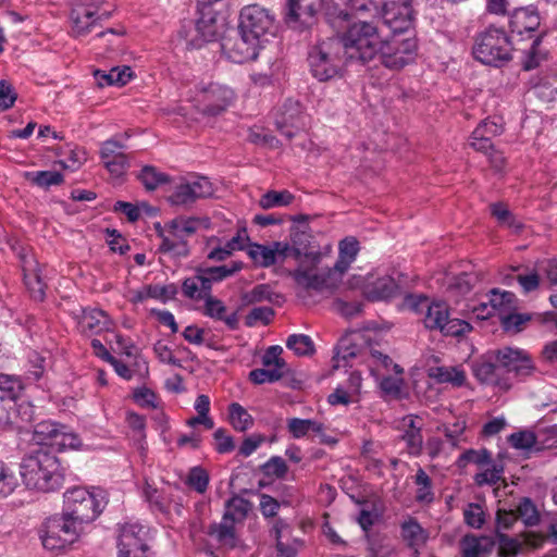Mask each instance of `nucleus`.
<instances>
[{
	"instance_id": "obj_28",
	"label": "nucleus",
	"mask_w": 557,
	"mask_h": 557,
	"mask_svg": "<svg viewBox=\"0 0 557 557\" xmlns=\"http://www.w3.org/2000/svg\"><path fill=\"white\" fill-rule=\"evenodd\" d=\"M516 296L511 292H500L494 288L490 292L488 302H482L479 308L474 311L478 312V317L488 318L492 317L495 311L499 312V315L505 314L507 311L515 308Z\"/></svg>"
},
{
	"instance_id": "obj_53",
	"label": "nucleus",
	"mask_w": 557,
	"mask_h": 557,
	"mask_svg": "<svg viewBox=\"0 0 557 557\" xmlns=\"http://www.w3.org/2000/svg\"><path fill=\"white\" fill-rule=\"evenodd\" d=\"M197 223L195 218H176L169 223V230L174 237L185 239L196 233Z\"/></svg>"
},
{
	"instance_id": "obj_19",
	"label": "nucleus",
	"mask_w": 557,
	"mask_h": 557,
	"mask_svg": "<svg viewBox=\"0 0 557 557\" xmlns=\"http://www.w3.org/2000/svg\"><path fill=\"white\" fill-rule=\"evenodd\" d=\"M471 370L474 377L483 384L494 385L504 391L512 385L510 380L503 375V368L496 361L495 355H484L474 360L471 363Z\"/></svg>"
},
{
	"instance_id": "obj_60",
	"label": "nucleus",
	"mask_w": 557,
	"mask_h": 557,
	"mask_svg": "<svg viewBox=\"0 0 557 557\" xmlns=\"http://www.w3.org/2000/svg\"><path fill=\"white\" fill-rule=\"evenodd\" d=\"M376 16L380 14V4L375 0H351L349 3V16Z\"/></svg>"
},
{
	"instance_id": "obj_10",
	"label": "nucleus",
	"mask_w": 557,
	"mask_h": 557,
	"mask_svg": "<svg viewBox=\"0 0 557 557\" xmlns=\"http://www.w3.org/2000/svg\"><path fill=\"white\" fill-rule=\"evenodd\" d=\"M417 50L418 45L413 37L392 35L383 38L377 58L385 67L400 70L416 60Z\"/></svg>"
},
{
	"instance_id": "obj_12",
	"label": "nucleus",
	"mask_w": 557,
	"mask_h": 557,
	"mask_svg": "<svg viewBox=\"0 0 557 557\" xmlns=\"http://www.w3.org/2000/svg\"><path fill=\"white\" fill-rule=\"evenodd\" d=\"M234 100V91L222 84L209 83L196 86L193 101L196 108L206 115H219L224 112Z\"/></svg>"
},
{
	"instance_id": "obj_33",
	"label": "nucleus",
	"mask_w": 557,
	"mask_h": 557,
	"mask_svg": "<svg viewBox=\"0 0 557 557\" xmlns=\"http://www.w3.org/2000/svg\"><path fill=\"white\" fill-rule=\"evenodd\" d=\"M463 557H488L495 547L490 536H465L460 543Z\"/></svg>"
},
{
	"instance_id": "obj_11",
	"label": "nucleus",
	"mask_w": 557,
	"mask_h": 557,
	"mask_svg": "<svg viewBox=\"0 0 557 557\" xmlns=\"http://www.w3.org/2000/svg\"><path fill=\"white\" fill-rule=\"evenodd\" d=\"M238 29L263 44L275 35L274 15L258 4L247 5L240 11Z\"/></svg>"
},
{
	"instance_id": "obj_54",
	"label": "nucleus",
	"mask_w": 557,
	"mask_h": 557,
	"mask_svg": "<svg viewBox=\"0 0 557 557\" xmlns=\"http://www.w3.org/2000/svg\"><path fill=\"white\" fill-rule=\"evenodd\" d=\"M161 237V244L159 246V251L163 253H170L174 257H186L188 256V246L187 242L185 239L176 238L173 236V238H170L169 236L163 235L160 233Z\"/></svg>"
},
{
	"instance_id": "obj_41",
	"label": "nucleus",
	"mask_w": 557,
	"mask_h": 557,
	"mask_svg": "<svg viewBox=\"0 0 557 557\" xmlns=\"http://www.w3.org/2000/svg\"><path fill=\"white\" fill-rule=\"evenodd\" d=\"M370 370L372 375L379 377L384 374V371L388 372L391 369L398 375L403 374V369L399 364L394 363L388 355H385L376 349H370Z\"/></svg>"
},
{
	"instance_id": "obj_16",
	"label": "nucleus",
	"mask_w": 557,
	"mask_h": 557,
	"mask_svg": "<svg viewBox=\"0 0 557 557\" xmlns=\"http://www.w3.org/2000/svg\"><path fill=\"white\" fill-rule=\"evenodd\" d=\"M322 9V0H287L285 23L296 30H304L315 23V16Z\"/></svg>"
},
{
	"instance_id": "obj_23",
	"label": "nucleus",
	"mask_w": 557,
	"mask_h": 557,
	"mask_svg": "<svg viewBox=\"0 0 557 557\" xmlns=\"http://www.w3.org/2000/svg\"><path fill=\"white\" fill-rule=\"evenodd\" d=\"M289 250V245L282 242H274L271 246L249 243L247 255L256 265L269 268L275 264L278 258H286Z\"/></svg>"
},
{
	"instance_id": "obj_56",
	"label": "nucleus",
	"mask_w": 557,
	"mask_h": 557,
	"mask_svg": "<svg viewBox=\"0 0 557 557\" xmlns=\"http://www.w3.org/2000/svg\"><path fill=\"white\" fill-rule=\"evenodd\" d=\"M294 200V196L288 190H270L265 193L259 203L263 209L288 206Z\"/></svg>"
},
{
	"instance_id": "obj_44",
	"label": "nucleus",
	"mask_w": 557,
	"mask_h": 557,
	"mask_svg": "<svg viewBox=\"0 0 557 557\" xmlns=\"http://www.w3.org/2000/svg\"><path fill=\"white\" fill-rule=\"evenodd\" d=\"M250 509L251 503L249 500L240 496H234L226 502L223 517L236 523L242 522L246 519Z\"/></svg>"
},
{
	"instance_id": "obj_46",
	"label": "nucleus",
	"mask_w": 557,
	"mask_h": 557,
	"mask_svg": "<svg viewBox=\"0 0 557 557\" xmlns=\"http://www.w3.org/2000/svg\"><path fill=\"white\" fill-rule=\"evenodd\" d=\"M287 430L294 438H302L309 432L323 430V423L312 419L292 418L287 420Z\"/></svg>"
},
{
	"instance_id": "obj_29",
	"label": "nucleus",
	"mask_w": 557,
	"mask_h": 557,
	"mask_svg": "<svg viewBox=\"0 0 557 557\" xmlns=\"http://www.w3.org/2000/svg\"><path fill=\"white\" fill-rule=\"evenodd\" d=\"M290 276L304 290L322 292L329 286V273H320L312 269L298 268L290 272Z\"/></svg>"
},
{
	"instance_id": "obj_18",
	"label": "nucleus",
	"mask_w": 557,
	"mask_h": 557,
	"mask_svg": "<svg viewBox=\"0 0 557 557\" xmlns=\"http://www.w3.org/2000/svg\"><path fill=\"white\" fill-rule=\"evenodd\" d=\"M212 194L211 182L205 176H198L176 185L168 200L173 206H189L198 199L210 197Z\"/></svg>"
},
{
	"instance_id": "obj_15",
	"label": "nucleus",
	"mask_w": 557,
	"mask_h": 557,
	"mask_svg": "<svg viewBox=\"0 0 557 557\" xmlns=\"http://www.w3.org/2000/svg\"><path fill=\"white\" fill-rule=\"evenodd\" d=\"M495 359L503 368V375L513 373L518 379L533 374L535 367L531 356L523 349L504 347L495 352Z\"/></svg>"
},
{
	"instance_id": "obj_51",
	"label": "nucleus",
	"mask_w": 557,
	"mask_h": 557,
	"mask_svg": "<svg viewBox=\"0 0 557 557\" xmlns=\"http://www.w3.org/2000/svg\"><path fill=\"white\" fill-rule=\"evenodd\" d=\"M491 213L502 226L512 228L515 232H519L522 228V223L519 222L507 206L502 202L492 203Z\"/></svg>"
},
{
	"instance_id": "obj_20",
	"label": "nucleus",
	"mask_w": 557,
	"mask_h": 557,
	"mask_svg": "<svg viewBox=\"0 0 557 557\" xmlns=\"http://www.w3.org/2000/svg\"><path fill=\"white\" fill-rule=\"evenodd\" d=\"M111 11L91 10L86 5L76 4L70 13L71 34L74 37H84L98 27L99 22L108 20Z\"/></svg>"
},
{
	"instance_id": "obj_43",
	"label": "nucleus",
	"mask_w": 557,
	"mask_h": 557,
	"mask_svg": "<svg viewBox=\"0 0 557 557\" xmlns=\"http://www.w3.org/2000/svg\"><path fill=\"white\" fill-rule=\"evenodd\" d=\"M359 356V349L356 345L350 343L349 338H342L336 347V352L333 358L334 369L352 367L350 360Z\"/></svg>"
},
{
	"instance_id": "obj_26",
	"label": "nucleus",
	"mask_w": 557,
	"mask_h": 557,
	"mask_svg": "<svg viewBox=\"0 0 557 557\" xmlns=\"http://www.w3.org/2000/svg\"><path fill=\"white\" fill-rule=\"evenodd\" d=\"M503 125L494 120L482 121L472 132L469 144L476 150L487 153L493 149L492 138L503 133Z\"/></svg>"
},
{
	"instance_id": "obj_39",
	"label": "nucleus",
	"mask_w": 557,
	"mask_h": 557,
	"mask_svg": "<svg viewBox=\"0 0 557 557\" xmlns=\"http://www.w3.org/2000/svg\"><path fill=\"white\" fill-rule=\"evenodd\" d=\"M146 190H156L157 188L171 182L170 175L160 171L153 165H144L136 175Z\"/></svg>"
},
{
	"instance_id": "obj_36",
	"label": "nucleus",
	"mask_w": 557,
	"mask_h": 557,
	"mask_svg": "<svg viewBox=\"0 0 557 557\" xmlns=\"http://www.w3.org/2000/svg\"><path fill=\"white\" fill-rule=\"evenodd\" d=\"M351 0H322L326 22L334 28L342 27L349 17Z\"/></svg>"
},
{
	"instance_id": "obj_1",
	"label": "nucleus",
	"mask_w": 557,
	"mask_h": 557,
	"mask_svg": "<svg viewBox=\"0 0 557 557\" xmlns=\"http://www.w3.org/2000/svg\"><path fill=\"white\" fill-rule=\"evenodd\" d=\"M66 469L49 449L37 448L26 455L20 463V474L27 490L53 493L62 488Z\"/></svg>"
},
{
	"instance_id": "obj_57",
	"label": "nucleus",
	"mask_w": 557,
	"mask_h": 557,
	"mask_svg": "<svg viewBox=\"0 0 557 557\" xmlns=\"http://www.w3.org/2000/svg\"><path fill=\"white\" fill-rule=\"evenodd\" d=\"M82 445L79 436L62 425L52 449L63 451L65 449H77Z\"/></svg>"
},
{
	"instance_id": "obj_27",
	"label": "nucleus",
	"mask_w": 557,
	"mask_h": 557,
	"mask_svg": "<svg viewBox=\"0 0 557 557\" xmlns=\"http://www.w3.org/2000/svg\"><path fill=\"white\" fill-rule=\"evenodd\" d=\"M218 0H198L197 10L199 18L196 22V30L205 41L214 40L219 33L216 27V15L212 5Z\"/></svg>"
},
{
	"instance_id": "obj_48",
	"label": "nucleus",
	"mask_w": 557,
	"mask_h": 557,
	"mask_svg": "<svg viewBox=\"0 0 557 557\" xmlns=\"http://www.w3.org/2000/svg\"><path fill=\"white\" fill-rule=\"evenodd\" d=\"M230 422L232 426L239 432H244L252 426L253 419L248 411L238 403H232L228 406Z\"/></svg>"
},
{
	"instance_id": "obj_34",
	"label": "nucleus",
	"mask_w": 557,
	"mask_h": 557,
	"mask_svg": "<svg viewBox=\"0 0 557 557\" xmlns=\"http://www.w3.org/2000/svg\"><path fill=\"white\" fill-rule=\"evenodd\" d=\"M235 523L236 522L222 517L220 523H213L210 525L208 534L214 537L222 547L234 549L238 543Z\"/></svg>"
},
{
	"instance_id": "obj_5",
	"label": "nucleus",
	"mask_w": 557,
	"mask_h": 557,
	"mask_svg": "<svg viewBox=\"0 0 557 557\" xmlns=\"http://www.w3.org/2000/svg\"><path fill=\"white\" fill-rule=\"evenodd\" d=\"M63 498L65 515L81 521L84 525L96 520L107 505L104 492L99 487L89 490L75 486L66 490Z\"/></svg>"
},
{
	"instance_id": "obj_9",
	"label": "nucleus",
	"mask_w": 557,
	"mask_h": 557,
	"mask_svg": "<svg viewBox=\"0 0 557 557\" xmlns=\"http://www.w3.org/2000/svg\"><path fill=\"white\" fill-rule=\"evenodd\" d=\"M84 528L81 521L67 517L63 510L61 516L50 517L45 522L40 536L42 545L48 550H62L77 541Z\"/></svg>"
},
{
	"instance_id": "obj_49",
	"label": "nucleus",
	"mask_w": 557,
	"mask_h": 557,
	"mask_svg": "<svg viewBox=\"0 0 557 557\" xmlns=\"http://www.w3.org/2000/svg\"><path fill=\"white\" fill-rule=\"evenodd\" d=\"M517 511L525 527L533 528L540 524L541 513L531 498H521Z\"/></svg>"
},
{
	"instance_id": "obj_40",
	"label": "nucleus",
	"mask_w": 557,
	"mask_h": 557,
	"mask_svg": "<svg viewBox=\"0 0 557 557\" xmlns=\"http://www.w3.org/2000/svg\"><path fill=\"white\" fill-rule=\"evenodd\" d=\"M430 375L437 383H447L451 384L455 387L463 386L467 380L466 372L460 366L436 367L432 369Z\"/></svg>"
},
{
	"instance_id": "obj_13",
	"label": "nucleus",
	"mask_w": 557,
	"mask_h": 557,
	"mask_svg": "<svg viewBox=\"0 0 557 557\" xmlns=\"http://www.w3.org/2000/svg\"><path fill=\"white\" fill-rule=\"evenodd\" d=\"M150 528L138 521L119 527L117 557H148Z\"/></svg>"
},
{
	"instance_id": "obj_2",
	"label": "nucleus",
	"mask_w": 557,
	"mask_h": 557,
	"mask_svg": "<svg viewBox=\"0 0 557 557\" xmlns=\"http://www.w3.org/2000/svg\"><path fill=\"white\" fill-rule=\"evenodd\" d=\"M341 44V51L346 65H366L377 58L383 37L373 22L359 21L334 37Z\"/></svg>"
},
{
	"instance_id": "obj_61",
	"label": "nucleus",
	"mask_w": 557,
	"mask_h": 557,
	"mask_svg": "<svg viewBox=\"0 0 557 557\" xmlns=\"http://www.w3.org/2000/svg\"><path fill=\"white\" fill-rule=\"evenodd\" d=\"M15 397L7 396L0 398V428L15 426Z\"/></svg>"
},
{
	"instance_id": "obj_63",
	"label": "nucleus",
	"mask_w": 557,
	"mask_h": 557,
	"mask_svg": "<svg viewBox=\"0 0 557 557\" xmlns=\"http://www.w3.org/2000/svg\"><path fill=\"white\" fill-rule=\"evenodd\" d=\"M17 486L14 472L0 460V498L11 495Z\"/></svg>"
},
{
	"instance_id": "obj_32",
	"label": "nucleus",
	"mask_w": 557,
	"mask_h": 557,
	"mask_svg": "<svg viewBox=\"0 0 557 557\" xmlns=\"http://www.w3.org/2000/svg\"><path fill=\"white\" fill-rule=\"evenodd\" d=\"M203 314L213 320L224 322L230 330H236L238 327L237 313H227V308L223 301L212 297V295L205 300Z\"/></svg>"
},
{
	"instance_id": "obj_21",
	"label": "nucleus",
	"mask_w": 557,
	"mask_h": 557,
	"mask_svg": "<svg viewBox=\"0 0 557 557\" xmlns=\"http://www.w3.org/2000/svg\"><path fill=\"white\" fill-rule=\"evenodd\" d=\"M261 45L259 40L239 30L235 38H226L223 41L222 49L232 62L240 64L255 60Z\"/></svg>"
},
{
	"instance_id": "obj_58",
	"label": "nucleus",
	"mask_w": 557,
	"mask_h": 557,
	"mask_svg": "<svg viewBox=\"0 0 557 557\" xmlns=\"http://www.w3.org/2000/svg\"><path fill=\"white\" fill-rule=\"evenodd\" d=\"M209 482V474L201 467H193L186 479V484L199 494H203L208 490Z\"/></svg>"
},
{
	"instance_id": "obj_55",
	"label": "nucleus",
	"mask_w": 557,
	"mask_h": 557,
	"mask_svg": "<svg viewBox=\"0 0 557 557\" xmlns=\"http://www.w3.org/2000/svg\"><path fill=\"white\" fill-rule=\"evenodd\" d=\"M286 347L298 356H307L314 352L311 337L305 334L289 335L286 341Z\"/></svg>"
},
{
	"instance_id": "obj_47",
	"label": "nucleus",
	"mask_w": 557,
	"mask_h": 557,
	"mask_svg": "<svg viewBox=\"0 0 557 557\" xmlns=\"http://www.w3.org/2000/svg\"><path fill=\"white\" fill-rule=\"evenodd\" d=\"M495 546L497 545L498 557H516L522 550V543L500 531L495 532Z\"/></svg>"
},
{
	"instance_id": "obj_64",
	"label": "nucleus",
	"mask_w": 557,
	"mask_h": 557,
	"mask_svg": "<svg viewBox=\"0 0 557 557\" xmlns=\"http://www.w3.org/2000/svg\"><path fill=\"white\" fill-rule=\"evenodd\" d=\"M463 519L467 525L480 529L485 522L484 510L481 505L470 503L463 510Z\"/></svg>"
},
{
	"instance_id": "obj_37",
	"label": "nucleus",
	"mask_w": 557,
	"mask_h": 557,
	"mask_svg": "<svg viewBox=\"0 0 557 557\" xmlns=\"http://www.w3.org/2000/svg\"><path fill=\"white\" fill-rule=\"evenodd\" d=\"M61 426L62 424L53 421H41L37 423L34 429V440L39 445V448L51 450Z\"/></svg>"
},
{
	"instance_id": "obj_42",
	"label": "nucleus",
	"mask_w": 557,
	"mask_h": 557,
	"mask_svg": "<svg viewBox=\"0 0 557 557\" xmlns=\"http://www.w3.org/2000/svg\"><path fill=\"white\" fill-rule=\"evenodd\" d=\"M399 294V286L391 276L377 278L369 290L372 300H386Z\"/></svg>"
},
{
	"instance_id": "obj_52",
	"label": "nucleus",
	"mask_w": 557,
	"mask_h": 557,
	"mask_svg": "<svg viewBox=\"0 0 557 557\" xmlns=\"http://www.w3.org/2000/svg\"><path fill=\"white\" fill-rule=\"evenodd\" d=\"M492 462V454L486 448L475 450V449H467L465 450L459 458L457 459V466L459 468H465L469 463H474L476 466H485Z\"/></svg>"
},
{
	"instance_id": "obj_6",
	"label": "nucleus",
	"mask_w": 557,
	"mask_h": 557,
	"mask_svg": "<svg viewBox=\"0 0 557 557\" xmlns=\"http://www.w3.org/2000/svg\"><path fill=\"white\" fill-rule=\"evenodd\" d=\"M244 268L242 261H232L220 267L198 268L193 276L182 283V294L190 300H206L212 293V285L233 276Z\"/></svg>"
},
{
	"instance_id": "obj_25",
	"label": "nucleus",
	"mask_w": 557,
	"mask_h": 557,
	"mask_svg": "<svg viewBox=\"0 0 557 557\" xmlns=\"http://www.w3.org/2000/svg\"><path fill=\"white\" fill-rule=\"evenodd\" d=\"M400 435L406 444V451L411 457H419L423 450L422 424L418 422V417L408 414L401 420Z\"/></svg>"
},
{
	"instance_id": "obj_62",
	"label": "nucleus",
	"mask_w": 557,
	"mask_h": 557,
	"mask_svg": "<svg viewBox=\"0 0 557 557\" xmlns=\"http://www.w3.org/2000/svg\"><path fill=\"white\" fill-rule=\"evenodd\" d=\"M20 394H14L15 397V426L22 428V423L30 422L34 418V406L26 399L20 398Z\"/></svg>"
},
{
	"instance_id": "obj_30",
	"label": "nucleus",
	"mask_w": 557,
	"mask_h": 557,
	"mask_svg": "<svg viewBox=\"0 0 557 557\" xmlns=\"http://www.w3.org/2000/svg\"><path fill=\"white\" fill-rule=\"evenodd\" d=\"M400 535L407 546L416 552L425 545L429 539V532L413 517L401 522Z\"/></svg>"
},
{
	"instance_id": "obj_35",
	"label": "nucleus",
	"mask_w": 557,
	"mask_h": 557,
	"mask_svg": "<svg viewBox=\"0 0 557 557\" xmlns=\"http://www.w3.org/2000/svg\"><path fill=\"white\" fill-rule=\"evenodd\" d=\"M94 77L99 87L124 86L133 77V71L129 66L112 67L110 71L96 70Z\"/></svg>"
},
{
	"instance_id": "obj_24",
	"label": "nucleus",
	"mask_w": 557,
	"mask_h": 557,
	"mask_svg": "<svg viewBox=\"0 0 557 557\" xmlns=\"http://www.w3.org/2000/svg\"><path fill=\"white\" fill-rule=\"evenodd\" d=\"M305 119L306 116L302 114L299 103L288 101L284 104V111L276 119L275 124L283 136L292 139L298 131L305 127Z\"/></svg>"
},
{
	"instance_id": "obj_59",
	"label": "nucleus",
	"mask_w": 557,
	"mask_h": 557,
	"mask_svg": "<svg viewBox=\"0 0 557 557\" xmlns=\"http://www.w3.org/2000/svg\"><path fill=\"white\" fill-rule=\"evenodd\" d=\"M284 371L277 368L265 367L253 369L249 373V380L255 384L274 383L281 380Z\"/></svg>"
},
{
	"instance_id": "obj_50",
	"label": "nucleus",
	"mask_w": 557,
	"mask_h": 557,
	"mask_svg": "<svg viewBox=\"0 0 557 557\" xmlns=\"http://www.w3.org/2000/svg\"><path fill=\"white\" fill-rule=\"evenodd\" d=\"M487 468L482 472H479L474 475V483L478 486L484 485H495L502 480V475L504 473V466L502 462H495L492 460L490 465H486Z\"/></svg>"
},
{
	"instance_id": "obj_4",
	"label": "nucleus",
	"mask_w": 557,
	"mask_h": 557,
	"mask_svg": "<svg viewBox=\"0 0 557 557\" xmlns=\"http://www.w3.org/2000/svg\"><path fill=\"white\" fill-rule=\"evenodd\" d=\"M541 18L539 13L530 8H521L516 10L509 20L510 35L509 37L515 44L530 40L528 48H518L524 53L522 67L531 71L540 65L542 55L539 51L542 33L539 32Z\"/></svg>"
},
{
	"instance_id": "obj_31",
	"label": "nucleus",
	"mask_w": 557,
	"mask_h": 557,
	"mask_svg": "<svg viewBox=\"0 0 557 557\" xmlns=\"http://www.w3.org/2000/svg\"><path fill=\"white\" fill-rule=\"evenodd\" d=\"M109 326L107 313L100 309H83L78 320V327L85 335L99 334Z\"/></svg>"
},
{
	"instance_id": "obj_8",
	"label": "nucleus",
	"mask_w": 557,
	"mask_h": 557,
	"mask_svg": "<svg viewBox=\"0 0 557 557\" xmlns=\"http://www.w3.org/2000/svg\"><path fill=\"white\" fill-rule=\"evenodd\" d=\"M339 44L334 37H330L310 49L308 62L313 77L318 81L326 82L339 74L342 65L345 64Z\"/></svg>"
},
{
	"instance_id": "obj_45",
	"label": "nucleus",
	"mask_w": 557,
	"mask_h": 557,
	"mask_svg": "<svg viewBox=\"0 0 557 557\" xmlns=\"http://www.w3.org/2000/svg\"><path fill=\"white\" fill-rule=\"evenodd\" d=\"M24 176L33 185L44 189L61 185L64 182L63 174L58 171L25 172Z\"/></svg>"
},
{
	"instance_id": "obj_17",
	"label": "nucleus",
	"mask_w": 557,
	"mask_h": 557,
	"mask_svg": "<svg viewBox=\"0 0 557 557\" xmlns=\"http://www.w3.org/2000/svg\"><path fill=\"white\" fill-rule=\"evenodd\" d=\"M128 138L127 134L115 136L101 144L100 158L106 169L113 177L123 176L129 168L128 157L124 153L126 146L122 139Z\"/></svg>"
},
{
	"instance_id": "obj_22",
	"label": "nucleus",
	"mask_w": 557,
	"mask_h": 557,
	"mask_svg": "<svg viewBox=\"0 0 557 557\" xmlns=\"http://www.w3.org/2000/svg\"><path fill=\"white\" fill-rule=\"evenodd\" d=\"M24 284L34 300L42 301L46 283L42 280L38 261L33 255L20 252Z\"/></svg>"
},
{
	"instance_id": "obj_3",
	"label": "nucleus",
	"mask_w": 557,
	"mask_h": 557,
	"mask_svg": "<svg viewBox=\"0 0 557 557\" xmlns=\"http://www.w3.org/2000/svg\"><path fill=\"white\" fill-rule=\"evenodd\" d=\"M405 305L422 315V322L428 330L438 331L444 336H460L472 329L469 322L450 318L449 307L445 301H434L423 295H407Z\"/></svg>"
},
{
	"instance_id": "obj_7",
	"label": "nucleus",
	"mask_w": 557,
	"mask_h": 557,
	"mask_svg": "<svg viewBox=\"0 0 557 557\" xmlns=\"http://www.w3.org/2000/svg\"><path fill=\"white\" fill-rule=\"evenodd\" d=\"M515 45L505 30L491 26L478 35L473 55L483 64L503 66L511 59Z\"/></svg>"
},
{
	"instance_id": "obj_14",
	"label": "nucleus",
	"mask_w": 557,
	"mask_h": 557,
	"mask_svg": "<svg viewBox=\"0 0 557 557\" xmlns=\"http://www.w3.org/2000/svg\"><path fill=\"white\" fill-rule=\"evenodd\" d=\"M384 24L393 35H405L413 24L411 0H387L382 8Z\"/></svg>"
},
{
	"instance_id": "obj_38",
	"label": "nucleus",
	"mask_w": 557,
	"mask_h": 557,
	"mask_svg": "<svg viewBox=\"0 0 557 557\" xmlns=\"http://www.w3.org/2000/svg\"><path fill=\"white\" fill-rule=\"evenodd\" d=\"M359 252V242L355 237H345L338 245V260L335 263V269L339 272H345L349 265L356 260Z\"/></svg>"
}]
</instances>
